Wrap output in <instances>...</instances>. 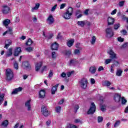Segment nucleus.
Returning a JSON list of instances; mask_svg holds the SVG:
<instances>
[{
    "mask_svg": "<svg viewBox=\"0 0 128 128\" xmlns=\"http://www.w3.org/2000/svg\"><path fill=\"white\" fill-rule=\"evenodd\" d=\"M78 84L82 90H86L88 88V80L86 78H82L79 80Z\"/></svg>",
    "mask_w": 128,
    "mask_h": 128,
    "instance_id": "obj_1",
    "label": "nucleus"
},
{
    "mask_svg": "<svg viewBox=\"0 0 128 128\" xmlns=\"http://www.w3.org/2000/svg\"><path fill=\"white\" fill-rule=\"evenodd\" d=\"M74 10V8H72L70 7L66 10V12L64 14V18L65 20H70V18H72V11Z\"/></svg>",
    "mask_w": 128,
    "mask_h": 128,
    "instance_id": "obj_2",
    "label": "nucleus"
},
{
    "mask_svg": "<svg viewBox=\"0 0 128 128\" xmlns=\"http://www.w3.org/2000/svg\"><path fill=\"white\" fill-rule=\"evenodd\" d=\"M6 76L7 80H12L14 78V72L10 68H8L6 70Z\"/></svg>",
    "mask_w": 128,
    "mask_h": 128,
    "instance_id": "obj_3",
    "label": "nucleus"
},
{
    "mask_svg": "<svg viewBox=\"0 0 128 128\" xmlns=\"http://www.w3.org/2000/svg\"><path fill=\"white\" fill-rule=\"evenodd\" d=\"M96 104L94 102H92L90 107L87 112L88 114H94L96 112Z\"/></svg>",
    "mask_w": 128,
    "mask_h": 128,
    "instance_id": "obj_4",
    "label": "nucleus"
},
{
    "mask_svg": "<svg viewBox=\"0 0 128 128\" xmlns=\"http://www.w3.org/2000/svg\"><path fill=\"white\" fill-rule=\"evenodd\" d=\"M41 112L44 116H50V111L48 110L46 106H42V108Z\"/></svg>",
    "mask_w": 128,
    "mask_h": 128,
    "instance_id": "obj_5",
    "label": "nucleus"
},
{
    "mask_svg": "<svg viewBox=\"0 0 128 128\" xmlns=\"http://www.w3.org/2000/svg\"><path fill=\"white\" fill-rule=\"evenodd\" d=\"M22 64L25 68V70H30L32 68V66H30V62L28 61H25L22 63Z\"/></svg>",
    "mask_w": 128,
    "mask_h": 128,
    "instance_id": "obj_6",
    "label": "nucleus"
},
{
    "mask_svg": "<svg viewBox=\"0 0 128 128\" xmlns=\"http://www.w3.org/2000/svg\"><path fill=\"white\" fill-rule=\"evenodd\" d=\"M4 9L2 10V13L4 14H8V12H10V8L7 6H3Z\"/></svg>",
    "mask_w": 128,
    "mask_h": 128,
    "instance_id": "obj_7",
    "label": "nucleus"
},
{
    "mask_svg": "<svg viewBox=\"0 0 128 128\" xmlns=\"http://www.w3.org/2000/svg\"><path fill=\"white\" fill-rule=\"evenodd\" d=\"M108 53L110 56V58H112V60L116 58V54L112 50H110L109 51H108Z\"/></svg>",
    "mask_w": 128,
    "mask_h": 128,
    "instance_id": "obj_8",
    "label": "nucleus"
},
{
    "mask_svg": "<svg viewBox=\"0 0 128 128\" xmlns=\"http://www.w3.org/2000/svg\"><path fill=\"white\" fill-rule=\"evenodd\" d=\"M31 100H29L25 102V106L26 108L28 111H30L32 110V105H30Z\"/></svg>",
    "mask_w": 128,
    "mask_h": 128,
    "instance_id": "obj_9",
    "label": "nucleus"
},
{
    "mask_svg": "<svg viewBox=\"0 0 128 128\" xmlns=\"http://www.w3.org/2000/svg\"><path fill=\"white\" fill-rule=\"evenodd\" d=\"M22 52V48L20 47H16L14 51V56H18Z\"/></svg>",
    "mask_w": 128,
    "mask_h": 128,
    "instance_id": "obj_10",
    "label": "nucleus"
},
{
    "mask_svg": "<svg viewBox=\"0 0 128 128\" xmlns=\"http://www.w3.org/2000/svg\"><path fill=\"white\" fill-rule=\"evenodd\" d=\"M51 48L52 50H58V44L55 42L51 45Z\"/></svg>",
    "mask_w": 128,
    "mask_h": 128,
    "instance_id": "obj_11",
    "label": "nucleus"
},
{
    "mask_svg": "<svg viewBox=\"0 0 128 128\" xmlns=\"http://www.w3.org/2000/svg\"><path fill=\"white\" fill-rule=\"evenodd\" d=\"M12 44V42L10 40H7L5 42V46L4 48H6L8 50V47L11 46Z\"/></svg>",
    "mask_w": 128,
    "mask_h": 128,
    "instance_id": "obj_12",
    "label": "nucleus"
},
{
    "mask_svg": "<svg viewBox=\"0 0 128 128\" xmlns=\"http://www.w3.org/2000/svg\"><path fill=\"white\" fill-rule=\"evenodd\" d=\"M108 26H112V24H114V18H112V17H108Z\"/></svg>",
    "mask_w": 128,
    "mask_h": 128,
    "instance_id": "obj_13",
    "label": "nucleus"
},
{
    "mask_svg": "<svg viewBox=\"0 0 128 128\" xmlns=\"http://www.w3.org/2000/svg\"><path fill=\"white\" fill-rule=\"evenodd\" d=\"M74 39L72 38L70 40H68L67 42V46L69 48L72 46L74 44Z\"/></svg>",
    "mask_w": 128,
    "mask_h": 128,
    "instance_id": "obj_14",
    "label": "nucleus"
},
{
    "mask_svg": "<svg viewBox=\"0 0 128 128\" xmlns=\"http://www.w3.org/2000/svg\"><path fill=\"white\" fill-rule=\"evenodd\" d=\"M122 98V96L118 94H115L114 96V100L116 102H120V98Z\"/></svg>",
    "mask_w": 128,
    "mask_h": 128,
    "instance_id": "obj_15",
    "label": "nucleus"
},
{
    "mask_svg": "<svg viewBox=\"0 0 128 128\" xmlns=\"http://www.w3.org/2000/svg\"><path fill=\"white\" fill-rule=\"evenodd\" d=\"M22 87L16 88L13 90V91L12 92V94H16L18 92H22Z\"/></svg>",
    "mask_w": 128,
    "mask_h": 128,
    "instance_id": "obj_16",
    "label": "nucleus"
},
{
    "mask_svg": "<svg viewBox=\"0 0 128 128\" xmlns=\"http://www.w3.org/2000/svg\"><path fill=\"white\" fill-rule=\"evenodd\" d=\"M47 20L49 22V24H54V16H52V15L50 14L48 17Z\"/></svg>",
    "mask_w": 128,
    "mask_h": 128,
    "instance_id": "obj_17",
    "label": "nucleus"
},
{
    "mask_svg": "<svg viewBox=\"0 0 128 128\" xmlns=\"http://www.w3.org/2000/svg\"><path fill=\"white\" fill-rule=\"evenodd\" d=\"M10 24V20L6 18L3 21V25L6 28L8 26V25Z\"/></svg>",
    "mask_w": 128,
    "mask_h": 128,
    "instance_id": "obj_18",
    "label": "nucleus"
},
{
    "mask_svg": "<svg viewBox=\"0 0 128 128\" xmlns=\"http://www.w3.org/2000/svg\"><path fill=\"white\" fill-rule=\"evenodd\" d=\"M42 62H40L37 63L35 66V70L36 72H38L40 69L42 68Z\"/></svg>",
    "mask_w": 128,
    "mask_h": 128,
    "instance_id": "obj_19",
    "label": "nucleus"
},
{
    "mask_svg": "<svg viewBox=\"0 0 128 128\" xmlns=\"http://www.w3.org/2000/svg\"><path fill=\"white\" fill-rule=\"evenodd\" d=\"M78 64L76 59H72L69 62V66H76Z\"/></svg>",
    "mask_w": 128,
    "mask_h": 128,
    "instance_id": "obj_20",
    "label": "nucleus"
},
{
    "mask_svg": "<svg viewBox=\"0 0 128 128\" xmlns=\"http://www.w3.org/2000/svg\"><path fill=\"white\" fill-rule=\"evenodd\" d=\"M91 36V40H90V43L91 44H96V36L94 35L90 34Z\"/></svg>",
    "mask_w": 128,
    "mask_h": 128,
    "instance_id": "obj_21",
    "label": "nucleus"
},
{
    "mask_svg": "<svg viewBox=\"0 0 128 128\" xmlns=\"http://www.w3.org/2000/svg\"><path fill=\"white\" fill-rule=\"evenodd\" d=\"M89 71L92 74H95L96 72V68L95 66H91L89 69Z\"/></svg>",
    "mask_w": 128,
    "mask_h": 128,
    "instance_id": "obj_22",
    "label": "nucleus"
},
{
    "mask_svg": "<svg viewBox=\"0 0 128 128\" xmlns=\"http://www.w3.org/2000/svg\"><path fill=\"white\" fill-rule=\"evenodd\" d=\"M12 55V48H10L7 52V54H6V58H8V56H10Z\"/></svg>",
    "mask_w": 128,
    "mask_h": 128,
    "instance_id": "obj_23",
    "label": "nucleus"
},
{
    "mask_svg": "<svg viewBox=\"0 0 128 128\" xmlns=\"http://www.w3.org/2000/svg\"><path fill=\"white\" fill-rule=\"evenodd\" d=\"M86 24V20H82V21H78L77 22V24L78 26H82V28H84V26Z\"/></svg>",
    "mask_w": 128,
    "mask_h": 128,
    "instance_id": "obj_24",
    "label": "nucleus"
},
{
    "mask_svg": "<svg viewBox=\"0 0 128 128\" xmlns=\"http://www.w3.org/2000/svg\"><path fill=\"white\" fill-rule=\"evenodd\" d=\"M46 96V91L44 90H41L39 94V98H42Z\"/></svg>",
    "mask_w": 128,
    "mask_h": 128,
    "instance_id": "obj_25",
    "label": "nucleus"
},
{
    "mask_svg": "<svg viewBox=\"0 0 128 128\" xmlns=\"http://www.w3.org/2000/svg\"><path fill=\"white\" fill-rule=\"evenodd\" d=\"M1 126H4V128H6V126H8V120L3 121L1 124Z\"/></svg>",
    "mask_w": 128,
    "mask_h": 128,
    "instance_id": "obj_26",
    "label": "nucleus"
},
{
    "mask_svg": "<svg viewBox=\"0 0 128 128\" xmlns=\"http://www.w3.org/2000/svg\"><path fill=\"white\" fill-rule=\"evenodd\" d=\"M43 36H45V38H52V36H54V34H48V33H44L43 34Z\"/></svg>",
    "mask_w": 128,
    "mask_h": 128,
    "instance_id": "obj_27",
    "label": "nucleus"
},
{
    "mask_svg": "<svg viewBox=\"0 0 128 128\" xmlns=\"http://www.w3.org/2000/svg\"><path fill=\"white\" fill-rule=\"evenodd\" d=\"M60 110H62L60 106H57L55 108V110L58 114H60Z\"/></svg>",
    "mask_w": 128,
    "mask_h": 128,
    "instance_id": "obj_28",
    "label": "nucleus"
},
{
    "mask_svg": "<svg viewBox=\"0 0 128 128\" xmlns=\"http://www.w3.org/2000/svg\"><path fill=\"white\" fill-rule=\"evenodd\" d=\"M106 36L108 38H112L114 36V33L113 32H107L106 33Z\"/></svg>",
    "mask_w": 128,
    "mask_h": 128,
    "instance_id": "obj_29",
    "label": "nucleus"
},
{
    "mask_svg": "<svg viewBox=\"0 0 128 128\" xmlns=\"http://www.w3.org/2000/svg\"><path fill=\"white\" fill-rule=\"evenodd\" d=\"M58 90V89H56V88L54 86H52L51 90V94H56V92Z\"/></svg>",
    "mask_w": 128,
    "mask_h": 128,
    "instance_id": "obj_30",
    "label": "nucleus"
},
{
    "mask_svg": "<svg viewBox=\"0 0 128 128\" xmlns=\"http://www.w3.org/2000/svg\"><path fill=\"white\" fill-rule=\"evenodd\" d=\"M122 70H117V71H116V75L118 76H122Z\"/></svg>",
    "mask_w": 128,
    "mask_h": 128,
    "instance_id": "obj_31",
    "label": "nucleus"
},
{
    "mask_svg": "<svg viewBox=\"0 0 128 128\" xmlns=\"http://www.w3.org/2000/svg\"><path fill=\"white\" fill-rule=\"evenodd\" d=\"M7 30L4 32H12V26H7L6 27Z\"/></svg>",
    "mask_w": 128,
    "mask_h": 128,
    "instance_id": "obj_32",
    "label": "nucleus"
},
{
    "mask_svg": "<svg viewBox=\"0 0 128 128\" xmlns=\"http://www.w3.org/2000/svg\"><path fill=\"white\" fill-rule=\"evenodd\" d=\"M32 39L29 38L27 40L26 42V46H32Z\"/></svg>",
    "mask_w": 128,
    "mask_h": 128,
    "instance_id": "obj_33",
    "label": "nucleus"
},
{
    "mask_svg": "<svg viewBox=\"0 0 128 128\" xmlns=\"http://www.w3.org/2000/svg\"><path fill=\"white\" fill-rule=\"evenodd\" d=\"M4 94L0 95V106L2 104V102H4Z\"/></svg>",
    "mask_w": 128,
    "mask_h": 128,
    "instance_id": "obj_34",
    "label": "nucleus"
},
{
    "mask_svg": "<svg viewBox=\"0 0 128 128\" xmlns=\"http://www.w3.org/2000/svg\"><path fill=\"white\" fill-rule=\"evenodd\" d=\"M40 3H37L36 4L34 7L32 8V10H38V8H40Z\"/></svg>",
    "mask_w": 128,
    "mask_h": 128,
    "instance_id": "obj_35",
    "label": "nucleus"
},
{
    "mask_svg": "<svg viewBox=\"0 0 128 128\" xmlns=\"http://www.w3.org/2000/svg\"><path fill=\"white\" fill-rule=\"evenodd\" d=\"M104 86H110L112 84V83L108 80H106L104 81Z\"/></svg>",
    "mask_w": 128,
    "mask_h": 128,
    "instance_id": "obj_36",
    "label": "nucleus"
},
{
    "mask_svg": "<svg viewBox=\"0 0 128 128\" xmlns=\"http://www.w3.org/2000/svg\"><path fill=\"white\" fill-rule=\"evenodd\" d=\"M120 26V24L119 23L114 24V30H118Z\"/></svg>",
    "mask_w": 128,
    "mask_h": 128,
    "instance_id": "obj_37",
    "label": "nucleus"
},
{
    "mask_svg": "<svg viewBox=\"0 0 128 128\" xmlns=\"http://www.w3.org/2000/svg\"><path fill=\"white\" fill-rule=\"evenodd\" d=\"M122 104H126V100L124 99V97L122 98L121 100Z\"/></svg>",
    "mask_w": 128,
    "mask_h": 128,
    "instance_id": "obj_38",
    "label": "nucleus"
},
{
    "mask_svg": "<svg viewBox=\"0 0 128 128\" xmlns=\"http://www.w3.org/2000/svg\"><path fill=\"white\" fill-rule=\"evenodd\" d=\"M120 120L116 121L114 124V128H117V126H120Z\"/></svg>",
    "mask_w": 128,
    "mask_h": 128,
    "instance_id": "obj_39",
    "label": "nucleus"
},
{
    "mask_svg": "<svg viewBox=\"0 0 128 128\" xmlns=\"http://www.w3.org/2000/svg\"><path fill=\"white\" fill-rule=\"evenodd\" d=\"M26 50L27 52H32L34 48L32 47H28L26 48Z\"/></svg>",
    "mask_w": 128,
    "mask_h": 128,
    "instance_id": "obj_40",
    "label": "nucleus"
},
{
    "mask_svg": "<svg viewBox=\"0 0 128 128\" xmlns=\"http://www.w3.org/2000/svg\"><path fill=\"white\" fill-rule=\"evenodd\" d=\"M124 2H125L123 0L120 2L118 3L119 6H124Z\"/></svg>",
    "mask_w": 128,
    "mask_h": 128,
    "instance_id": "obj_41",
    "label": "nucleus"
},
{
    "mask_svg": "<svg viewBox=\"0 0 128 128\" xmlns=\"http://www.w3.org/2000/svg\"><path fill=\"white\" fill-rule=\"evenodd\" d=\"M90 22H88V20H85V26H86L90 28Z\"/></svg>",
    "mask_w": 128,
    "mask_h": 128,
    "instance_id": "obj_42",
    "label": "nucleus"
},
{
    "mask_svg": "<svg viewBox=\"0 0 128 128\" xmlns=\"http://www.w3.org/2000/svg\"><path fill=\"white\" fill-rule=\"evenodd\" d=\"M106 108V105L104 104L100 106V110L102 112H105Z\"/></svg>",
    "mask_w": 128,
    "mask_h": 128,
    "instance_id": "obj_43",
    "label": "nucleus"
},
{
    "mask_svg": "<svg viewBox=\"0 0 128 128\" xmlns=\"http://www.w3.org/2000/svg\"><path fill=\"white\" fill-rule=\"evenodd\" d=\"M66 56H70L72 54V51L70 50H66Z\"/></svg>",
    "mask_w": 128,
    "mask_h": 128,
    "instance_id": "obj_44",
    "label": "nucleus"
},
{
    "mask_svg": "<svg viewBox=\"0 0 128 128\" xmlns=\"http://www.w3.org/2000/svg\"><path fill=\"white\" fill-rule=\"evenodd\" d=\"M58 40H62L64 38V37L60 34V33H58V36L56 38Z\"/></svg>",
    "mask_w": 128,
    "mask_h": 128,
    "instance_id": "obj_45",
    "label": "nucleus"
},
{
    "mask_svg": "<svg viewBox=\"0 0 128 128\" xmlns=\"http://www.w3.org/2000/svg\"><path fill=\"white\" fill-rule=\"evenodd\" d=\"M112 59H106L105 60V64H110V62H112Z\"/></svg>",
    "mask_w": 128,
    "mask_h": 128,
    "instance_id": "obj_46",
    "label": "nucleus"
},
{
    "mask_svg": "<svg viewBox=\"0 0 128 128\" xmlns=\"http://www.w3.org/2000/svg\"><path fill=\"white\" fill-rule=\"evenodd\" d=\"M104 120V118L102 116H98V122H102Z\"/></svg>",
    "mask_w": 128,
    "mask_h": 128,
    "instance_id": "obj_47",
    "label": "nucleus"
},
{
    "mask_svg": "<svg viewBox=\"0 0 128 128\" xmlns=\"http://www.w3.org/2000/svg\"><path fill=\"white\" fill-rule=\"evenodd\" d=\"M82 14V11L80 10H77L75 12V15L78 16V14Z\"/></svg>",
    "mask_w": 128,
    "mask_h": 128,
    "instance_id": "obj_48",
    "label": "nucleus"
},
{
    "mask_svg": "<svg viewBox=\"0 0 128 128\" xmlns=\"http://www.w3.org/2000/svg\"><path fill=\"white\" fill-rule=\"evenodd\" d=\"M14 68L16 70H18V64L16 62H15L14 63Z\"/></svg>",
    "mask_w": 128,
    "mask_h": 128,
    "instance_id": "obj_49",
    "label": "nucleus"
},
{
    "mask_svg": "<svg viewBox=\"0 0 128 128\" xmlns=\"http://www.w3.org/2000/svg\"><path fill=\"white\" fill-rule=\"evenodd\" d=\"M112 28H108L106 29V32H112Z\"/></svg>",
    "mask_w": 128,
    "mask_h": 128,
    "instance_id": "obj_50",
    "label": "nucleus"
},
{
    "mask_svg": "<svg viewBox=\"0 0 128 128\" xmlns=\"http://www.w3.org/2000/svg\"><path fill=\"white\" fill-rule=\"evenodd\" d=\"M66 6V4H62L60 6V10H62L63 8H64Z\"/></svg>",
    "mask_w": 128,
    "mask_h": 128,
    "instance_id": "obj_51",
    "label": "nucleus"
},
{
    "mask_svg": "<svg viewBox=\"0 0 128 128\" xmlns=\"http://www.w3.org/2000/svg\"><path fill=\"white\" fill-rule=\"evenodd\" d=\"M54 76V72H52V70H50L49 72L48 78H52Z\"/></svg>",
    "mask_w": 128,
    "mask_h": 128,
    "instance_id": "obj_52",
    "label": "nucleus"
},
{
    "mask_svg": "<svg viewBox=\"0 0 128 128\" xmlns=\"http://www.w3.org/2000/svg\"><path fill=\"white\" fill-rule=\"evenodd\" d=\"M56 6H58V4H56L52 8V12H54L56 10Z\"/></svg>",
    "mask_w": 128,
    "mask_h": 128,
    "instance_id": "obj_53",
    "label": "nucleus"
},
{
    "mask_svg": "<svg viewBox=\"0 0 128 128\" xmlns=\"http://www.w3.org/2000/svg\"><path fill=\"white\" fill-rule=\"evenodd\" d=\"M80 50H78V49H76L74 51V54H80Z\"/></svg>",
    "mask_w": 128,
    "mask_h": 128,
    "instance_id": "obj_54",
    "label": "nucleus"
},
{
    "mask_svg": "<svg viewBox=\"0 0 128 128\" xmlns=\"http://www.w3.org/2000/svg\"><path fill=\"white\" fill-rule=\"evenodd\" d=\"M60 76L62 78H66V74L64 72H63L61 74Z\"/></svg>",
    "mask_w": 128,
    "mask_h": 128,
    "instance_id": "obj_55",
    "label": "nucleus"
},
{
    "mask_svg": "<svg viewBox=\"0 0 128 128\" xmlns=\"http://www.w3.org/2000/svg\"><path fill=\"white\" fill-rule=\"evenodd\" d=\"M74 122L76 124H80L82 122V121H80V119H76Z\"/></svg>",
    "mask_w": 128,
    "mask_h": 128,
    "instance_id": "obj_56",
    "label": "nucleus"
},
{
    "mask_svg": "<svg viewBox=\"0 0 128 128\" xmlns=\"http://www.w3.org/2000/svg\"><path fill=\"white\" fill-rule=\"evenodd\" d=\"M90 11L89 9H86L84 12V14H86V16H88V12Z\"/></svg>",
    "mask_w": 128,
    "mask_h": 128,
    "instance_id": "obj_57",
    "label": "nucleus"
},
{
    "mask_svg": "<svg viewBox=\"0 0 128 128\" xmlns=\"http://www.w3.org/2000/svg\"><path fill=\"white\" fill-rule=\"evenodd\" d=\"M56 58V52H52V58Z\"/></svg>",
    "mask_w": 128,
    "mask_h": 128,
    "instance_id": "obj_58",
    "label": "nucleus"
},
{
    "mask_svg": "<svg viewBox=\"0 0 128 128\" xmlns=\"http://www.w3.org/2000/svg\"><path fill=\"white\" fill-rule=\"evenodd\" d=\"M118 42H124V38H122V37H118Z\"/></svg>",
    "mask_w": 128,
    "mask_h": 128,
    "instance_id": "obj_59",
    "label": "nucleus"
},
{
    "mask_svg": "<svg viewBox=\"0 0 128 128\" xmlns=\"http://www.w3.org/2000/svg\"><path fill=\"white\" fill-rule=\"evenodd\" d=\"M78 108H80V106H78V105H76L74 106V110H76V112H78Z\"/></svg>",
    "mask_w": 128,
    "mask_h": 128,
    "instance_id": "obj_60",
    "label": "nucleus"
},
{
    "mask_svg": "<svg viewBox=\"0 0 128 128\" xmlns=\"http://www.w3.org/2000/svg\"><path fill=\"white\" fill-rule=\"evenodd\" d=\"M104 68L102 66H100L98 68V72H100L102 70H104Z\"/></svg>",
    "mask_w": 128,
    "mask_h": 128,
    "instance_id": "obj_61",
    "label": "nucleus"
},
{
    "mask_svg": "<svg viewBox=\"0 0 128 128\" xmlns=\"http://www.w3.org/2000/svg\"><path fill=\"white\" fill-rule=\"evenodd\" d=\"M116 14V9H114L111 12V14L112 15Z\"/></svg>",
    "mask_w": 128,
    "mask_h": 128,
    "instance_id": "obj_62",
    "label": "nucleus"
},
{
    "mask_svg": "<svg viewBox=\"0 0 128 128\" xmlns=\"http://www.w3.org/2000/svg\"><path fill=\"white\" fill-rule=\"evenodd\" d=\"M72 72H66V75L67 74L68 78H70V76H72Z\"/></svg>",
    "mask_w": 128,
    "mask_h": 128,
    "instance_id": "obj_63",
    "label": "nucleus"
},
{
    "mask_svg": "<svg viewBox=\"0 0 128 128\" xmlns=\"http://www.w3.org/2000/svg\"><path fill=\"white\" fill-rule=\"evenodd\" d=\"M70 128H76V125H74L73 124H71Z\"/></svg>",
    "mask_w": 128,
    "mask_h": 128,
    "instance_id": "obj_64",
    "label": "nucleus"
}]
</instances>
